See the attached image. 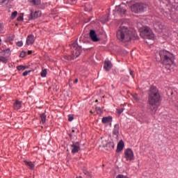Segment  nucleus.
Returning <instances> with one entry per match:
<instances>
[{
    "label": "nucleus",
    "mask_w": 178,
    "mask_h": 178,
    "mask_svg": "<svg viewBox=\"0 0 178 178\" xmlns=\"http://www.w3.org/2000/svg\"><path fill=\"white\" fill-rule=\"evenodd\" d=\"M134 33L127 26H120L117 31L116 38L120 42H130Z\"/></svg>",
    "instance_id": "1"
},
{
    "label": "nucleus",
    "mask_w": 178,
    "mask_h": 178,
    "mask_svg": "<svg viewBox=\"0 0 178 178\" xmlns=\"http://www.w3.org/2000/svg\"><path fill=\"white\" fill-rule=\"evenodd\" d=\"M159 55L163 65L165 66V69H167L168 73H170V67L173 66V62H175L173 54L168 51L161 50Z\"/></svg>",
    "instance_id": "2"
},
{
    "label": "nucleus",
    "mask_w": 178,
    "mask_h": 178,
    "mask_svg": "<svg viewBox=\"0 0 178 178\" xmlns=\"http://www.w3.org/2000/svg\"><path fill=\"white\" fill-rule=\"evenodd\" d=\"M160 2H163L165 5V8L164 10L163 15L165 17H168L169 20H175V13H176V8H175V5L176 3H172V0H160Z\"/></svg>",
    "instance_id": "3"
},
{
    "label": "nucleus",
    "mask_w": 178,
    "mask_h": 178,
    "mask_svg": "<svg viewBox=\"0 0 178 178\" xmlns=\"http://www.w3.org/2000/svg\"><path fill=\"white\" fill-rule=\"evenodd\" d=\"M149 104L150 109L156 112V88L152 86L149 93Z\"/></svg>",
    "instance_id": "4"
},
{
    "label": "nucleus",
    "mask_w": 178,
    "mask_h": 178,
    "mask_svg": "<svg viewBox=\"0 0 178 178\" xmlns=\"http://www.w3.org/2000/svg\"><path fill=\"white\" fill-rule=\"evenodd\" d=\"M71 52L72 56L70 58H68V60H74V59L79 58V56L81 54V48L79 47L77 43L74 42L71 44Z\"/></svg>",
    "instance_id": "5"
},
{
    "label": "nucleus",
    "mask_w": 178,
    "mask_h": 178,
    "mask_svg": "<svg viewBox=\"0 0 178 178\" xmlns=\"http://www.w3.org/2000/svg\"><path fill=\"white\" fill-rule=\"evenodd\" d=\"M147 9V4L143 3H136L131 6V10L134 13H140Z\"/></svg>",
    "instance_id": "6"
},
{
    "label": "nucleus",
    "mask_w": 178,
    "mask_h": 178,
    "mask_svg": "<svg viewBox=\"0 0 178 178\" xmlns=\"http://www.w3.org/2000/svg\"><path fill=\"white\" fill-rule=\"evenodd\" d=\"M140 35H144V38H148L149 40L154 38V33H152L151 28L148 26H144L143 31L140 33Z\"/></svg>",
    "instance_id": "7"
},
{
    "label": "nucleus",
    "mask_w": 178,
    "mask_h": 178,
    "mask_svg": "<svg viewBox=\"0 0 178 178\" xmlns=\"http://www.w3.org/2000/svg\"><path fill=\"white\" fill-rule=\"evenodd\" d=\"M124 158L126 161H134V152L130 148H128L124 150Z\"/></svg>",
    "instance_id": "8"
},
{
    "label": "nucleus",
    "mask_w": 178,
    "mask_h": 178,
    "mask_svg": "<svg viewBox=\"0 0 178 178\" xmlns=\"http://www.w3.org/2000/svg\"><path fill=\"white\" fill-rule=\"evenodd\" d=\"M127 6L125 4H120V6H117L115 9V12L120 15V16H124L126 15L127 12Z\"/></svg>",
    "instance_id": "9"
},
{
    "label": "nucleus",
    "mask_w": 178,
    "mask_h": 178,
    "mask_svg": "<svg viewBox=\"0 0 178 178\" xmlns=\"http://www.w3.org/2000/svg\"><path fill=\"white\" fill-rule=\"evenodd\" d=\"M72 154H77L80 151V143L79 142H72L70 145Z\"/></svg>",
    "instance_id": "10"
},
{
    "label": "nucleus",
    "mask_w": 178,
    "mask_h": 178,
    "mask_svg": "<svg viewBox=\"0 0 178 178\" xmlns=\"http://www.w3.org/2000/svg\"><path fill=\"white\" fill-rule=\"evenodd\" d=\"M89 36L93 42H98V41H99V38H98V36H97V33L94 30H90Z\"/></svg>",
    "instance_id": "11"
},
{
    "label": "nucleus",
    "mask_w": 178,
    "mask_h": 178,
    "mask_svg": "<svg viewBox=\"0 0 178 178\" xmlns=\"http://www.w3.org/2000/svg\"><path fill=\"white\" fill-rule=\"evenodd\" d=\"M35 41L34 35H29L27 36L26 45H33Z\"/></svg>",
    "instance_id": "12"
},
{
    "label": "nucleus",
    "mask_w": 178,
    "mask_h": 178,
    "mask_svg": "<svg viewBox=\"0 0 178 178\" xmlns=\"http://www.w3.org/2000/svg\"><path fill=\"white\" fill-rule=\"evenodd\" d=\"M41 16V11L38 10L35 13L31 12V20H35V19H38V17H40Z\"/></svg>",
    "instance_id": "13"
},
{
    "label": "nucleus",
    "mask_w": 178,
    "mask_h": 178,
    "mask_svg": "<svg viewBox=\"0 0 178 178\" xmlns=\"http://www.w3.org/2000/svg\"><path fill=\"white\" fill-rule=\"evenodd\" d=\"M112 63L109 60H106L104 62V69H105V70L106 72H109V70H111V69H112Z\"/></svg>",
    "instance_id": "14"
},
{
    "label": "nucleus",
    "mask_w": 178,
    "mask_h": 178,
    "mask_svg": "<svg viewBox=\"0 0 178 178\" xmlns=\"http://www.w3.org/2000/svg\"><path fill=\"white\" fill-rule=\"evenodd\" d=\"M123 148H124V142L121 140L118 144L117 152H120L121 151H123Z\"/></svg>",
    "instance_id": "15"
},
{
    "label": "nucleus",
    "mask_w": 178,
    "mask_h": 178,
    "mask_svg": "<svg viewBox=\"0 0 178 178\" xmlns=\"http://www.w3.org/2000/svg\"><path fill=\"white\" fill-rule=\"evenodd\" d=\"M112 122V117L108 116V117H103L102 119V123H104V124H106L108 123H111Z\"/></svg>",
    "instance_id": "16"
},
{
    "label": "nucleus",
    "mask_w": 178,
    "mask_h": 178,
    "mask_svg": "<svg viewBox=\"0 0 178 178\" xmlns=\"http://www.w3.org/2000/svg\"><path fill=\"white\" fill-rule=\"evenodd\" d=\"M25 165L29 168L31 169V170H34L35 165H34V163H33V162L31 161H24Z\"/></svg>",
    "instance_id": "17"
},
{
    "label": "nucleus",
    "mask_w": 178,
    "mask_h": 178,
    "mask_svg": "<svg viewBox=\"0 0 178 178\" xmlns=\"http://www.w3.org/2000/svg\"><path fill=\"white\" fill-rule=\"evenodd\" d=\"M13 108L15 111H19L22 108V102L16 100L13 104Z\"/></svg>",
    "instance_id": "18"
},
{
    "label": "nucleus",
    "mask_w": 178,
    "mask_h": 178,
    "mask_svg": "<svg viewBox=\"0 0 178 178\" xmlns=\"http://www.w3.org/2000/svg\"><path fill=\"white\" fill-rule=\"evenodd\" d=\"M119 129H120L119 124H115L113 129V134L114 136H117V137L118 136H119Z\"/></svg>",
    "instance_id": "19"
},
{
    "label": "nucleus",
    "mask_w": 178,
    "mask_h": 178,
    "mask_svg": "<svg viewBox=\"0 0 178 178\" xmlns=\"http://www.w3.org/2000/svg\"><path fill=\"white\" fill-rule=\"evenodd\" d=\"M161 32L163 33L164 38H166V37H169V35H170V31H169V30H168L166 28H163L161 30Z\"/></svg>",
    "instance_id": "20"
},
{
    "label": "nucleus",
    "mask_w": 178,
    "mask_h": 178,
    "mask_svg": "<svg viewBox=\"0 0 178 178\" xmlns=\"http://www.w3.org/2000/svg\"><path fill=\"white\" fill-rule=\"evenodd\" d=\"M85 10L86 12H91L92 10V6L90 3H85Z\"/></svg>",
    "instance_id": "21"
},
{
    "label": "nucleus",
    "mask_w": 178,
    "mask_h": 178,
    "mask_svg": "<svg viewBox=\"0 0 178 178\" xmlns=\"http://www.w3.org/2000/svg\"><path fill=\"white\" fill-rule=\"evenodd\" d=\"M40 122L42 124H44L47 120V115L45 113H42L40 114Z\"/></svg>",
    "instance_id": "22"
},
{
    "label": "nucleus",
    "mask_w": 178,
    "mask_h": 178,
    "mask_svg": "<svg viewBox=\"0 0 178 178\" xmlns=\"http://www.w3.org/2000/svg\"><path fill=\"white\" fill-rule=\"evenodd\" d=\"M3 54H4L6 58L10 56V49H6L2 51Z\"/></svg>",
    "instance_id": "23"
},
{
    "label": "nucleus",
    "mask_w": 178,
    "mask_h": 178,
    "mask_svg": "<svg viewBox=\"0 0 178 178\" xmlns=\"http://www.w3.org/2000/svg\"><path fill=\"white\" fill-rule=\"evenodd\" d=\"M29 2L32 3V5H40L41 0H29Z\"/></svg>",
    "instance_id": "24"
},
{
    "label": "nucleus",
    "mask_w": 178,
    "mask_h": 178,
    "mask_svg": "<svg viewBox=\"0 0 178 178\" xmlns=\"http://www.w3.org/2000/svg\"><path fill=\"white\" fill-rule=\"evenodd\" d=\"M83 173L85 174L86 176H88V177H92V175L91 174V172L87 170H83Z\"/></svg>",
    "instance_id": "25"
},
{
    "label": "nucleus",
    "mask_w": 178,
    "mask_h": 178,
    "mask_svg": "<svg viewBox=\"0 0 178 178\" xmlns=\"http://www.w3.org/2000/svg\"><path fill=\"white\" fill-rule=\"evenodd\" d=\"M9 1L10 0H0V5L1 6H6L9 3Z\"/></svg>",
    "instance_id": "26"
},
{
    "label": "nucleus",
    "mask_w": 178,
    "mask_h": 178,
    "mask_svg": "<svg viewBox=\"0 0 178 178\" xmlns=\"http://www.w3.org/2000/svg\"><path fill=\"white\" fill-rule=\"evenodd\" d=\"M0 62H1L2 63H8V58L6 56H0Z\"/></svg>",
    "instance_id": "27"
},
{
    "label": "nucleus",
    "mask_w": 178,
    "mask_h": 178,
    "mask_svg": "<svg viewBox=\"0 0 178 178\" xmlns=\"http://www.w3.org/2000/svg\"><path fill=\"white\" fill-rule=\"evenodd\" d=\"M47 74H48V71H47V69L43 70L40 72L41 77H47Z\"/></svg>",
    "instance_id": "28"
},
{
    "label": "nucleus",
    "mask_w": 178,
    "mask_h": 178,
    "mask_svg": "<svg viewBox=\"0 0 178 178\" xmlns=\"http://www.w3.org/2000/svg\"><path fill=\"white\" fill-rule=\"evenodd\" d=\"M17 70L20 71V70H26V69H27V67L24 66V65H19L17 67Z\"/></svg>",
    "instance_id": "29"
},
{
    "label": "nucleus",
    "mask_w": 178,
    "mask_h": 178,
    "mask_svg": "<svg viewBox=\"0 0 178 178\" xmlns=\"http://www.w3.org/2000/svg\"><path fill=\"white\" fill-rule=\"evenodd\" d=\"M161 101H162V99L161 98V95H160L159 92L157 91V92H156V102H161Z\"/></svg>",
    "instance_id": "30"
},
{
    "label": "nucleus",
    "mask_w": 178,
    "mask_h": 178,
    "mask_svg": "<svg viewBox=\"0 0 178 178\" xmlns=\"http://www.w3.org/2000/svg\"><path fill=\"white\" fill-rule=\"evenodd\" d=\"M95 111L98 115H101V113H102V109H101V107H96Z\"/></svg>",
    "instance_id": "31"
},
{
    "label": "nucleus",
    "mask_w": 178,
    "mask_h": 178,
    "mask_svg": "<svg viewBox=\"0 0 178 178\" xmlns=\"http://www.w3.org/2000/svg\"><path fill=\"white\" fill-rule=\"evenodd\" d=\"M107 147H111V149L115 148V144L113 143H106Z\"/></svg>",
    "instance_id": "32"
},
{
    "label": "nucleus",
    "mask_w": 178,
    "mask_h": 178,
    "mask_svg": "<svg viewBox=\"0 0 178 178\" xmlns=\"http://www.w3.org/2000/svg\"><path fill=\"white\" fill-rule=\"evenodd\" d=\"M117 111H118L119 115H121V113H123V111H124V108H117Z\"/></svg>",
    "instance_id": "33"
},
{
    "label": "nucleus",
    "mask_w": 178,
    "mask_h": 178,
    "mask_svg": "<svg viewBox=\"0 0 178 178\" xmlns=\"http://www.w3.org/2000/svg\"><path fill=\"white\" fill-rule=\"evenodd\" d=\"M16 16H17V11H14L13 13H12V15H11L12 19H15Z\"/></svg>",
    "instance_id": "34"
},
{
    "label": "nucleus",
    "mask_w": 178,
    "mask_h": 178,
    "mask_svg": "<svg viewBox=\"0 0 178 178\" xmlns=\"http://www.w3.org/2000/svg\"><path fill=\"white\" fill-rule=\"evenodd\" d=\"M133 98L135 101H140V99H138V95L137 94L133 95Z\"/></svg>",
    "instance_id": "35"
},
{
    "label": "nucleus",
    "mask_w": 178,
    "mask_h": 178,
    "mask_svg": "<svg viewBox=\"0 0 178 178\" xmlns=\"http://www.w3.org/2000/svg\"><path fill=\"white\" fill-rule=\"evenodd\" d=\"M74 119V117H73V115H68V121H69V122L73 121Z\"/></svg>",
    "instance_id": "36"
},
{
    "label": "nucleus",
    "mask_w": 178,
    "mask_h": 178,
    "mask_svg": "<svg viewBox=\"0 0 178 178\" xmlns=\"http://www.w3.org/2000/svg\"><path fill=\"white\" fill-rule=\"evenodd\" d=\"M129 74L131 76L132 79H134V72L131 70V69H129Z\"/></svg>",
    "instance_id": "37"
},
{
    "label": "nucleus",
    "mask_w": 178,
    "mask_h": 178,
    "mask_svg": "<svg viewBox=\"0 0 178 178\" xmlns=\"http://www.w3.org/2000/svg\"><path fill=\"white\" fill-rule=\"evenodd\" d=\"M116 178H129L127 176L123 175H118Z\"/></svg>",
    "instance_id": "38"
},
{
    "label": "nucleus",
    "mask_w": 178,
    "mask_h": 178,
    "mask_svg": "<svg viewBox=\"0 0 178 178\" xmlns=\"http://www.w3.org/2000/svg\"><path fill=\"white\" fill-rule=\"evenodd\" d=\"M20 58H24V56H26V52L25 51H22L19 54Z\"/></svg>",
    "instance_id": "39"
},
{
    "label": "nucleus",
    "mask_w": 178,
    "mask_h": 178,
    "mask_svg": "<svg viewBox=\"0 0 178 178\" xmlns=\"http://www.w3.org/2000/svg\"><path fill=\"white\" fill-rule=\"evenodd\" d=\"M31 71H25L23 72L22 76H26L29 73H30Z\"/></svg>",
    "instance_id": "40"
},
{
    "label": "nucleus",
    "mask_w": 178,
    "mask_h": 178,
    "mask_svg": "<svg viewBox=\"0 0 178 178\" xmlns=\"http://www.w3.org/2000/svg\"><path fill=\"white\" fill-rule=\"evenodd\" d=\"M17 47H23V42H22V41L17 42Z\"/></svg>",
    "instance_id": "41"
},
{
    "label": "nucleus",
    "mask_w": 178,
    "mask_h": 178,
    "mask_svg": "<svg viewBox=\"0 0 178 178\" xmlns=\"http://www.w3.org/2000/svg\"><path fill=\"white\" fill-rule=\"evenodd\" d=\"M17 22L23 21V16H19L17 18Z\"/></svg>",
    "instance_id": "42"
},
{
    "label": "nucleus",
    "mask_w": 178,
    "mask_h": 178,
    "mask_svg": "<svg viewBox=\"0 0 178 178\" xmlns=\"http://www.w3.org/2000/svg\"><path fill=\"white\" fill-rule=\"evenodd\" d=\"M74 84H77V83H79V79H76L74 81Z\"/></svg>",
    "instance_id": "43"
},
{
    "label": "nucleus",
    "mask_w": 178,
    "mask_h": 178,
    "mask_svg": "<svg viewBox=\"0 0 178 178\" xmlns=\"http://www.w3.org/2000/svg\"><path fill=\"white\" fill-rule=\"evenodd\" d=\"M2 29H3V26H2V24L0 23V31H2Z\"/></svg>",
    "instance_id": "44"
},
{
    "label": "nucleus",
    "mask_w": 178,
    "mask_h": 178,
    "mask_svg": "<svg viewBox=\"0 0 178 178\" xmlns=\"http://www.w3.org/2000/svg\"><path fill=\"white\" fill-rule=\"evenodd\" d=\"M28 54H29V55H31V54H33V51H31L29 50V51H28Z\"/></svg>",
    "instance_id": "45"
},
{
    "label": "nucleus",
    "mask_w": 178,
    "mask_h": 178,
    "mask_svg": "<svg viewBox=\"0 0 178 178\" xmlns=\"http://www.w3.org/2000/svg\"><path fill=\"white\" fill-rule=\"evenodd\" d=\"M69 2H72V3H74V1H73V0H69Z\"/></svg>",
    "instance_id": "46"
},
{
    "label": "nucleus",
    "mask_w": 178,
    "mask_h": 178,
    "mask_svg": "<svg viewBox=\"0 0 178 178\" xmlns=\"http://www.w3.org/2000/svg\"><path fill=\"white\" fill-rule=\"evenodd\" d=\"M95 102H98V99H96V100H95Z\"/></svg>",
    "instance_id": "47"
},
{
    "label": "nucleus",
    "mask_w": 178,
    "mask_h": 178,
    "mask_svg": "<svg viewBox=\"0 0 178 178\" xmlns=\"http://www.w3.org/2000/svg\"><path fill=\"white\" fill-rule=\"evenodd\" d=\"M1 38H0V45H1Z\"/></svg>",
    "instance_id": "48"
},
{
    "label": "nucleus",
    "mask_w": 178,
    "mask_h": 178,
    "mask_svg": "<svg viewBox=\"0 0 178 178\" xmlns=\"http://www.w3.org/2000/svg\"><path fill=\"white\" fill-rule=\"evenodd\" d=\"M73 133H74V130H72Z\"/></svg>",
    "instance_id": "49"
}]
</instances>
